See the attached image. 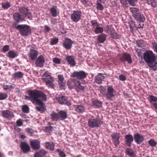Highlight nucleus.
Instances as JSON below:
<instances>
[{"mask_svg": "<svg viewBox=\"0 0 157 157\" xmlns=\"http://www.w3.org/2000/svg\"><path fill=\"white\" fill-rule=\"evenodd\" d=\"M29 97L25 96V98L30 100L33 103H35L36 105H39L36 106V110L40 113H43L46 110L44 107V103L43 101L47 100L46 94L42 91L38 90H29L27 91Z\"/></svg>", "mask_w": 157, "mask_h": 157, "instance_id": "f257e3e1", "label": "nucleus"}, {"mask_svg": "<svg viewBox=\"0 0 157 157\" xmlns=\"http://www.w3.org/2000/svg\"><path fill=\"white\" fill-rule=\"evenodd\" d=\"M144 58L148 66L154 71L157 70L156 56L151 51H147L144 54Z\"/></svg>", "mask_w": 157, "mask_h": 157, "instance_id": "f03ea898", "label": "nucleus"}, {"mask_svg": "<svg viewBox=\"0 0 157 157\" xmlns=\"http://www.w3.org/2000/svg\"><path fill=\"white\" fill-rule=\"evenodd\" d=\"M130 10L132 14L133 17L138 22H143L145 21V19L144 14L138 9L135 7H131Z\"/></svg>", "mask_w": 157, "mask_h": 157, "instance_id": "7ed1b4c3", "label": "nucleus"}, {"mask_svg": "<svg viewBox=\"0 0 157 157\" xmlns=\"http://www.w3.org/2000/svg\"><path fill=\"white\" fill-rule=\"evenodd\" d=\"M15 28L23 36H27L31 33L30 27L27 25H20L15 26Z\"/></svg>", "mask_w": 157, "mask_h": 157, "instance_id": "20e7f679", "label": "nucleus"}, {"mask_svg": "<svg viewBox=\"0 0 157 157\" xmlns=\"http://www.w3.org/2000/svg\"><path fill=\"white\" fill-rule=\"evenodd\" d=\"M42 80L46 83V86L52 88L54 87L55 85L53 83L54 79L51 75V73L47 71L44 73L42 76Z\"/></svg>", "mask_w": 157, "mask_h": 157, "instance_id": "39448f33", "label": "nucleus"}, {"mask_svg": "<svg viewBox=\"0 0 157 157\" xmlns=\"http://www.w3.org/2000/svg\"><path fill=\"white\" fill-rule=\"evenodd\" d=\"M18 10L20 12L23 14L25 17L31 20L32 19L33 16L31 12L29 11V9L27 6H23L18 8Z\"/></svg>", "mask_w": 157, "mask_h": 157, "instance_id": "423d86ee", "label": "nucleus"}, {"mask_svg": "<svg viewBox=\"0 0 157 157\" xmlns=\"http://www.w3.org/2000/svg\"><path fill=\"white\" fill-rule=\"evenodd\" d=\"M102 124L99 118H90L88 120V126L91 128L99 127Z\"/></svg>", "mask_w": 157, "mask_h": 157, "instance_id": "0eeeda50", "label": "nucleus"}, {"mask_svg": "<svg viewBox=\"0 0 157 157\" xmlns=\"http://www.w3.org/2000/svg\"><path fill=\"white\" fill-rule=\"evenodd\" d=\"M87 74L83 71H75L71 75L72 77L76 78V79L78 80L85 78L87 75Z\"/></svg>", "mask_w": 157, "mask_h": 157, "instance_id": "6e6552de", "label": "nucleus"}, {"mask_svg": "<svg viewBox=\"0 0 157 157\" xmlns=\"http://www.w3.org/2000/svg\"><path fill=\"white\" fill-rule=\"evenodd\" d=\"M82 15V12L80 10H74L71 15V19L74 22H78L81 18Z\"/></svg>", "mask_w": 157, "mask_h": 157, "instance_id": "1a4fd4ad", "label": "nucleus"}, {"mask_svg": "<svg viewBox=\"0 0 157 157\" xmlns=\"http://www.w3.org/2000/svg\"><path fill=\"white\" fill-rule=\"evenodd\" d=\"M119 133L113 132L111 135L112 140L115 147H117L120 144L119 139L120 138Z\"/></svg>", "mask_w": 157, "mask_h": 157, "instance_id": "9d476101", "label": "nucleus"}, {"mask_svg": "<svg viewBox=\"0 0 157 157\" xmlns=\"http://www.w3.org/2000/svg\"><path fill=\"white\" fill-rule=\"evenodd\" d=\"M20 147L22 151L24 153H26L30 151V147L28 144L25 142H21Z\"/></svg>", "mask_w": 157, "mask_h": 157, "instance_id": "9b49d317", "label": "nucleus"}, {"mask_svg": "<svg viewBox=\"0 0 157 157\" xmlns=\"http://www.w3.org/2000/svg\"><path fill=\"white\" fill-rule=\"evenodd\" d=\"M73 43V42L71 39L67 37L63 41V46L67 50L70 49Z\"/></svg>", "mask_w": 157, "mask_h": 157, "instance_id": "f8f14e48", "label": "nucleus"}, {"mask_svg": "<svg viewBox=\"0 0 157 157\" xmlns=\"http://www.w3.org/2000/svg\"><path fill=\"white\" fill-rule=\"evenodd\" d=\"M2 117L9 120H11L14 117L13 113L9 110H4L2 111Z\"/></svg>", "mask_w": 157, "mask_h": 157, "instance_id": "ddd939ff", "label": "nucleus"}, {"mask_svg": "<svg viewBox=\"0 0 157 157\" xmlns=\"http://www.w3.org/2000/svg\"><path fill=\"white\" fill-rule=\"evenodd\" d=\"M56 99L60 104L66 105L67 106L71 105V103L67 100V98L65 96H61L58 98H56Z\"/></svg>", "mask_w": 157, "mask_h": 157, "instance_id": "4468645a", "label": "nucleus"}, {"mask_svg": "<svg viewBox=\"0 0 157 157\" xmlns=\"http://www.w3.org/2000/svg\"><path fill=\"white\" fill-rule=\"evenodd\" d=\"M30 144L33 149L38 150L40 147V141L37 140H33L30 141Z\"/></svg>", "mask_w": 157, "mask_h": 157, "instance_id": "2eb2a0df", "label": "nucleus"}, {"mask_svg": "<svg viewBox=\"0 0 157 157\" xmlns=\"http://www.w3.org/2000/svg\"><path fill=\"white\" fill-rule=\"evenodd\" d=\"M38 53V52L34 48L32 47L30 50L29 54V57L32 60H34L37 57Z\"/></svg>", "mask_w": 157, "mask_h": 157, "instance_id": "dca6fc26", "label": "nucleus"}, {"mask_svg": "<svg viewBox=\"0 0 157 157\" xmlns=\"http://www.w3.org/2000/svg\"><path fill=\"white\" fill-rule=\"evenodd\" d=\"M134 137L135 141L137 144H140L144 140L143 136L138 133L134 134Z\"/></svg>", "mask_w": 157, "mask_h": 157, "instance_id": "f3484780", "label": "nucleus"}, {"mask_svg": "<svg viewBox=\"0 0 157 157\" xmlns=\"http://www.w3.org/2000/svg\"><path fill=\"white\" fill-rule=\"evenodd\" d=\"M117 96L115 92V90L112 86H109V100H113Z\"/></svg>", "mask_w": 157, "mask_h": 157, "instance_id": "a211bd4d", "label": "nucleus"}, {"mask_svg": "<svg viewBox=\"0 0 157 157\" xmlns=\"http://www.w3.org/2000/svg\"><path fill=\"white\" fill-rule=\"evenodd\" d=\"M45 62V58L43 55H40L36 59L35 64L37 66L40 67L43 66Z\"/></svg>", "mask_w": 157, "mask_h": 157, "instance_id": "6ab92c4d", "label": "nucleus"}, {"mask_svg": "<svg viewBox=\"0 0 157 157\" xmlns=\"http://www.w3.org/2000/svg\"><path fill=\"white\" fill-rule=\"evenodd\" d=\"M125 140L127 145L130 147L133 141V137L132 135L130 134L126 135L125 136Z\"/></svg>", "mask_w": 157, "mask_h": 157, "instance_id": "aec40b11", "label": "nucleus"}, {"mask_svg": "<svg viewBox=\"0 0 157 157\" xmlns=\"http://www.w3.org/2000/svg\"><path fill=\"white\" fill-rule=\"evenodd\" d=\"M105 78V76L101 73L98 74L95 78L94 81L97 84H100L102 83V81Z\"/></svg>", "mask_w": 157, "mask_h": 157, "instance_id": "412c9836", "label": "nucleus"}, {"mask_svg": "<svg viewBox=\"0 0 157 157\" xmlns=\"http://www.w3.org/2000/svg\"><path fill=\"white\" fill-rule=\"evenodd\" d=\"M77 82H78V80L75 78H72L71 81H68L67 82V86L70 89H75Z\"/></svg>", "mask_w": 157, "mask_h": 157, "instance_id": "4be33fe9", "label": "nucleus"}, {"mask_svg": "<svg viewBox=\"0 0 157 157\" xmlns=\"http://www.w3.org/2000/svg\"><path fill=\"white\" fill-rule=\"evenodd\" d=\"M120 59L121 61L122 62H124L126 60L129 63H132L130 55L129 54L124 53L122 56L120 58Z\"/></svg>", "mask_w": 157, "mask_h": 157, "instance_id": "5701e85b", "label": "nucleus"}, {"mask_svg": "<svg viewBox=\"0 0 157 157\" xmlns=\"http://www.w3.org/2000/svg\"><path fill=\"white\" fill-rule=\"evenodd\" d=\"M13 18L17 23L21 21L22 22L24 20V18L18 13H15L13 14Z\"/></svg>", "mask_w": 157, "mask_h": 157, "instance_id": "b1692460", "label": "nucleus"}, {"mask_svg": "<svg viewBox=\"0 0 157 157\" xmlns=\"http://www.w3.org/2000/svg\"><path fill=\"white\" fill-rule=\"evenodd\" d=\"M75 89L78 92H81L83 91L85 89V86L81 85V82L78 80Z\"/></svg>", "mask_w": 157, "mask_h": 157, "instance_id": "393cba45", "label": "nucleus"}, {"mask_svg": "<svg viewBox=\"0 0 157 157\" xmlns=\"http://www.w3.org/2000/svg\"><path fill=\"white\" fill-rule=\"evenodd\" d=\"M57 113L59 120H64L67 117V113L66 112L63 110H61Z\"/></svg>", "mask_w": 157, "mask_h": 157, "instance_id": "a878e982", "label": "nucleus"}, {"mask_svg": "<svg viewBox=\"0 0 157 157\" xmlns=\"http://www.w3.org/2000/svg\"><path fill=\"white\" fill-rule=\"evenodd\" d=\"M47 152L44 149H41L35 153L34 157H42L45 156Z\"/></svg>", "mask_w": 157, "mask_h": 157, "instance_id": "bb28decb", "label": "nucleus"}, {"mask_svg": "<svg viewBox=\"0 0 157 157\" xmlns=\"http://www.w3.org/2000/svg\"><path fill=\"white\" fill-rule=\"evenodd\" d=\"M66 59L69 64L72 66H74L75 65V63L73 56H67L66 57Z\"/></svg>", "mask_w": 157, "mask_h": 157, "instance_id": "cd10ccee", "label": "nucleus"}, {"mask_svg": "<svg viewBox=\"0 0 157 157\" xmlns=\"http://www.w3.org/2000/svg\"><path fill=\"white\" fill-rule=\"evenodd\" d=\"M46 148L51 151H53L54 150L55 144L52 142H47L45 144Z\"/></svg>", "mask_w": 157, "mask_h": 157, "instance_id": "c85d7f7f", "label": "nucleus"}, {"mask_svg": "<svg viewBox=\"0 0 157 157\" xmlns=\"http://www.w3.org/2000/svg\"><path fill=\"white\" fill-rule=\"evenodd\" d=\"M53 124L50 122H48L47 124V126L45 127V130L46 132L51 133L56 127H53L51 126Z\"/></svg>", "mask_w": 157, "mask_h": 157, "instance_id": "c756f323", "label": "nucleus"}, {"mask_svg": "<svg viewBox=\"0 0 157 157\" xmlns=\"http://www.w3.org/2000/svg\"><path fill=\"white\" fill-rule=\"evenodd\" d=\"M109 31L110 32L111 36L112 38L115 39H117L119 38V36L115 32L113 28H109Z\"/></svg>", "mask_w": 157, "mask_h": 157, "instance_id": "7c9ffc66", "label": "nucleus"}, {"mask_svg": "<svg viewBox=\"0 0 157 157\" xmlns=\"http://www.w3.org/2000/svg\"><path fill=\"white\" fill-rule=\"evenodd\" d=\"M18 55L16 52L10 50L7 53V56L10 58L13 59L15 58Z\"/></svg>", "mask_w": 157, "mask_h": 157, "instance_id": "2f4dec72", "label": "nucleus"}, {"mask_svg": "<svg viewBox=\"0 0 157 157\" xmlns=\"http://www.w3.org/2000/svg\"><path fill=\"white\" fill-rule=\"evenodd\" d=\"M125 152L127 155L130 157H135L136 156L133 151L131 148H127Z\"/></svg>", "mask_w": 157, "mask_h": 157, "instance_id": "473e14b6", "label": "nucleus"}, {"mask_svg": "<svg viewBox=\"0 0 157 157\" xmlns=\"http://www.w3.org/2000/svg\"><path fill=\"white\" fill-rule=\"evenodd\" d=\"M50 116L51 118L53 121H57L59 120L58 113L53 112L51 114Z\"/></svg>", "mask_w": 157, "mask_h": 157, "instance_id": "72a5a7b5", "label": "nucleus"}, {"mask_svg": "<svg viewBox=\"0 0 157 157\" xmlns=\"http://www.w3.org/2000/svg\"><path fill=\"white\" fill-rule=\"evenodd\" d=\"M24 74L21 71H17L13 74V77L15 79L21 78L23 77Z\"/></svg>", "mask_w": 157, "mask_h": 157, "instance_id": "f704fd0d", "label": "nucleus"}, {"mask_svg": "<svg viewBox=\"0 0 157 157\" xmlns=\"http://www.w3.org/2000/svg\"><path fill=\"white\" fill-rule=\"evenodd\" d=\"M106 35L104 34L99 35L98 37V40L100 43H103L106 40Z\"/></svg>", "mask_w": 157, "mask_h": 157, "instance_id": "c9c22d12", "label": "nucleus"}, {"mask_svg": "<svg viewBox=\"0 0 157 157\" xmlns=\"http://www.w3.org/2000/svg\"><path fill=\"white\" fill-rule=\"evenodd\" d=\"M56 6H53L50 9L51 15L54 17H56L57 15V10L56 9Z\"/></svg>", "mask_w": 157, "mask_h": 157, "instance_id": "e433bc0d", "label": "nucleus"}, {"mask_svg": "<svg viewBox=\"0 0 157 157\" xmlns=\"http://www.w3.org/2000/svg\"><path fill=\"white\" fill-rule=\"evenodd\" d=\"M85 109L84 107L81 105H78L75 110L79 113H82L84 111Z\"/></svg>", "mask_w": 157, "mask_h": 157, "instance_id": "4c0bfd02", "label": "nucleus"}, {"mask_svg": "<svg viewBox=\"0 0 157 157\" xmlns=\"http://www.w3.org/2000/svg\"><path fill=\"white\" fill-rule=\"evenodd\" d=\"M129 27L130 28V31L132 32H133L134 28H137L136 25L135 24V22L133 21H131Z\"/></svg>", "mask_w": 157, "mask_h": 157, "instance_id": "58836bf2", "label": "nucleus"}, {"mask_svg": "<svg viewBox=\"0 0 157 157\" xmlns=\"http://www.w3.org/2000/svg\"><path fill=\"white\" fill-rule=\"evenodd\" d=\"M103 31V29L102 27L98 26L96 27L94 30V32L97 34L102 33Z\"/></svg>", "mask_w": 157, "mask_h": 157, "instance_id": "ea45409f", "label": "nucleus"}, {"mask_svg": "<svg viewBox=\"0 0 157 157\" xmlns=\"http://www.w3.org/2000/svg\"><path fill=\"white\" fill-rule=\"evenodd\" d=\"M147 4L151 5L152 7H155L157 6V4L155 2V0H146Z\"/></svg>", "mask_w": 157, "mask_h": 157, "instance_id": "a19ab883", "label": "nucleus"}, {"mask_svg": "<svg viewBox=\"0 0 157 157\" xmlns=\"http://www.w3.org/2000/svg\"><path fill=\"white\" fill-rule=\"evenodd\" d=\"M92 104L95 107H99L101 106V103L97 100L92 101Z\"/></svg>", "mask_w": 157, "mask_h": 157, "instance_id": "79ce46f5", "label": "nucleus"}, {"mask_svg": "<svg viewBox=\"0 0 157 157\" xmlns=\"http://www.w3.org/2000/svg\"><path fill=\"white\" fill-rule=\"evenodd\" d=\"M29 106L27 105H23L22 108V110L25 113H28L29 112Z\"/></svg>", "mask_w": 157, "mask_h": 157, "instance_id": "37998d69", "label": "nucleus"}, {"mask_svg": "<svg viewBox=\"0 0 157 157\" xmlns=\"http://www.w3.org/2000/svg\"><path fill=\"white\" fill-rule=\"evenodd\" d=\"M127 1L130 5L135 6L136 5L138 0H127Z\"/></svg>", "mask_w": 157, "mask_h": 157, "instance_id": "c03bdc74", "label": "nucleus"}, {"mask_svg": "<svg viewBox=\"0 0 157 157\" xmlns=\"http://www.w3.org/2000/svg\"><path fill=\"white\" fill-rule=\"evenodd\" d=\"M136 43L139 47L143 48L144 46V41L143 40H138L136 41Z\"/></svg>", "mask_w": 157, "mask_h": 157, "instance_id": "a18cd8bd", "label": "nucleus"}, {"mask_svg": "<svg viewBox=\"0 0 157 157\" xmlns=\"http://www.w3.org/2000/svg\"><path fill=\"white\" fill-rule=\"evenodd\" d=\"M8 97L7 94L2 92H0V100L6 99Z\"/></svg>", "mask_w": 157, "mask_h": 157, "instance_id": "49530a36", "label": "nucleus"}, {"mask_svg": "<svg viewBox=\"0 0 157 157\" xmlns=\"http://www.w3.org/2000/svg\"><path fill=\"white\" fill-rule=\"evenodd\" d=\"M100 92L103 95H106V98H108V95L106 94V88L102 86L100 87Z\"/></svg>", "mask_w": 157, "mask_h": 157, "instance_id": "de8ad7c7", "label": "nucleus"}, {"mask_svg": "<svg viewBox=\"0 0 157 157\" xmlns=\"http://www.w3.org/2000/svg\"><path fill=\"white\" fill-rule=\"evenodd\" d=\"M149 100L153 104L157 101V98L153 95H151L150 96Z\"/></svg>", "mask_w": 157, "mask_h": 157, "instance_id": "09e8293b", "label": "nucleus"}, {"mask_svg": "<svg viewBox=\"0 0 157 157\" xmlns=\"http://www.w3.org/2000/svg\"><path fill=\"white\" fill-rule=\"evenodd\" d=\"M10 6V4L9 2H7L2 4V7L5 9H7Z\"/></svg>", "mask_w": 157, "mask_h": 157, "instance_id": "8fccbe9b", "label": "nucleus"}, {"mask_svg": "<svg viewBox=\"0 0 157 157\" xmlns=\"http://www.w3.org/2000/svg\"><path fill=\"white\" fill-rule=\"evenodd\" d=\"M58 153L59 156L61 157H65L66 155L60 149H57L56 150Z\"/></svg>", "mask_w": 157, "mask_h": 157, "instance_id": "3c124183", "label": "nucleus"}, {"mask_svg": "<svg viewBox=\"0 0 157 157\" xmlns=\"http://www.w3.org/2000/svg\"><path fill=\"white\" fill-rule=\"evenodd\" d=\"M3 89L4 90H10L11 89H13L14 87L12 85H7L3 84Z\"/></svg>", "mask_w": 157, "mask_h": 157, "instance_id": "603ef678", "label": "nucleus"}, {"mask_svg": "<svg viewBox=\"0 0 157 157\" xmlns=\"http://www.w3.org/2000/svg\"><path fill=\"white\" fill-rule=\"evenodd\" d=\"M90 23L92 24V25L94 27H97L98 26H99V23L96 20H93L91 21Z\"/></svg>", "mask_w": 157, "mask_h": 157, "instance_id": "864d4df0", "label": "nucleus"}, {"mask_svg": "<svg viewBox=\"0 0 157 157\" xmlns=\"http://www.w3.org/2000/svg\"><path fill=\"white\" fill-rule=\"evenodd\" d=\"M148 143L152 147H154L155 146L157 143H156L153 140L151 139L149 140L148 141Z\"/></svg>", "mask_w": 157, "mask_h": 157, "instance_id": "5fc2aeb1", "label": "nucleus"}, {"mask_svg": "<svg viewBox=\"0 0 157 157\" xmlns=\"http://www.w3.org/2000/svg\"><path fill=\"white\" fill-rule=\"evenodd\" d=\"M58 41V39L57 38H55L52 40L50 42V44L51 45H54L56 44Z\"/></svg>", "mask_w": 157, "mask_h": 157, "instance_id": "6e6d98bb", "label": "nucleus"}, {"mask_svg": "<svg viewBox=\"0 0 157 157\" xmlns=\"http://www.w3.org/2000/svg\"><path fill=\"white\" fill-rule=\"evenodd\" d=\"M9 49V46L8 45H5L2 49V51L4 52H7Z\"/></svg>", "mask_w": 157, "mask_h": 157, "instance_id": "4d7b16f0", "label": "nucleus"}, {"mask_svg": "<svg viewBox=\"0 0 157 157\" xmlns=\"http://www.w3.org/2000/svg\"><path fill=\"white\" fill-rule=\"evenodd\" d=\"M58 83L61 82H63L64 78L63 76L61 75H58Z\"/></svg>", "mask_w": 157, "mask_h": 157, "instance_id": "13d9d810", "label": "nucleus"}, {"mask_svg": "<svg viewBox=\"0 0 157 157\" xmlns=\"http://www.w3.org/2000/svg\"><path fill=\"white\" fill-rule=\"evenodd\" d=\"M53 62L55 63L59 64L60 63V60L58 58H55L53 59Z\"/></svg>", "mask_w": 157, "mask_h": 157, "instance_id": "bf43d9fd", "label": "nucleus"}, {"mask_svg": "<svg viewBox=\"0 0 157 157\" xmlns=\"http://www.w3.org/2000/svg\"><path fill=\"white\" fill-rule=\"evenodd\" d=\"M26 131L28 133H29L31 135H32L34 132L33 130L31 128H26Z\"/></svg>", "mask_w": 157, "mask_h": 157, "instance_id": "052dcab7", "label": "nucleus"}, {"mask_svg": "<svg viewBox=\"0 0 157 157\" xmlns=\"http://www.w3.org/2000/svg\"><path fill=\"white\" fill-rule=\"evenodd\" d=\"M121 4L125 6L128 5L127 0H119Z\"/></svg>", "mask_w": 157, "mask_h": 157, "instance_id": "680f3d73", "label": "nucleus"}, {"mask_svg": "<svg viewBox=\"0 0 157 157\" xmlns=\"http://www.w3.org/2000/svg\"><path fill=\"white\" fill-rule=\"evenodd\" d=\"M81 2L85 6H87L88 5V0H81Z\"/></svg>", "mask_w": 157, "mask_h": 157, "instance_id": "e2e57ef3", "label": "nucleus"}, {"mask_svg": "<svg viewBox=\"0 0 157 157\" xmlns=\"http://www.w3.org/2000/svg\"><path fill=\"white\" fill-rule=\"evenodd\" d=\"M97 8L98 10H102L103 9V7L100 3H98L97 6Z\"/></svg>", "mask_w": 157, "mask_h": 157, "instance_id": "0e129e2a", "label": "nucleus"}, {"mask_svg": "<svg viewBox=\"0 0 157 157\" xmlns=\"http://www.w3.org/2000/svg\"><path fill=\"white\" fill-rule=\"evenodd\" d=\"M119 78L120 80L122 81H124L126 79L125 76L123 75H121L119 76Z\"/></svg>", "mask_w": 157, "mask_h": 157, "instance_id": "69168bd1", "label": "nucleus"}, {"mask_svg": "<svg viewBox=\"0 0 157 157\" xmlns=\"http://www.w3.org/2000/svg\"><path fill=\"white\" fill-rule=\"evenodd\" d=\"M59 84L60 87L61 88H64L65 86V83L63 82H59Z\"/></svg>", "mask_w": 157, "mask_h": 157, "instance_id": "338daca9", "label": "nucleus"}, {"mask_svg": "<svg viewBox=\"0 0 157 157\" xmlns=\"http://www.w3.org/2000/svg\"><path fill=\"white\" fill-rule=\"evenodd\" d=\"M16 124L18 126H21L23 124V123L20 120H18L16 122Z\"/></svg>", "mask_w": 157, "mask_h": 157, "instance_id": "774afa93", "label": "nucleus"}]
</instances>
